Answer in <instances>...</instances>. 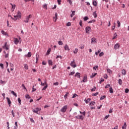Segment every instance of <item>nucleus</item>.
Returning <instances> with one entry per match:
<instances>
[{"label": "nucleus", "instance_id": "f257e3e1", "mask_svg": "<svg viewBox=\"0 0 129 129\" xmlns=\"http://www.w3.org/2000/svg\"><path fill=\"white\" fill-rule=\"evenodd\" d=\"M3 49L6 51H10V45L8 44V42H5L4 45L3 46Z\"/></svg>", "mask_w": 129, "mask_h": 129}, {"label": "nucleus", "instance_id": "f03ea898", "mask_svg": "<svg viewBox=\"0 0 129 129\" xmlns=\"http://www.w3.org/2000/svg\"><path fill=\"white\" fill-rule=\"evenodd\" d=\"M96 103L94 101H92L89 104V106L90 107V109L92 110V109H95V105Z\"/></svg>", "mask_w": 129, "mask_h": 129}, {"label": "nucleus", "instance_id": "7ed1b4c3", "mask_svg": "<svg viewBox=\"0 0 129 129\" xmlns=\"http://www.w3.org/2000/svg\"><path fill=\"white\" fill-rule=\"evenodd\" d=\"M14 18H16V19H21L22 18V14L21 13V12L18 11L17 13V15H15L14 16Z\"/></svg>", "mask_w": 129, "mask_h": 129}, {"label": "nucleus", "instance_id": "20e7f679", "mask_svg": "<svg viewBox=\"0 0 129 129\" xmlns=\"http://www.w3.org/2000/svg\"><path fill=\"white\" fill-rule=\"evenodd\" d=\"M68 108V106L65 105L62 108H61L60 111L61 112H66V111L67 110V109Z\"/></svg>", "mask_w": 129, "mask_h": 129}, {"label": "nucleus", "instance_id": "39448f33", "mask_svg": "<svg viewBox=\"0 0 129 129\" xmlns=\"http://www.w3.org/2000/svg\"><path fill=\"white\" fill-rule=\"evenodd\" d=\"M32 17L31 15H29L28 16H27L26 18V20H24V23H29V20H30V18Z\"/></svg>", "mask_w": 129, "mask_h": 129}, {"label": "nucleus", "instance_id": "423d86ee", "mask_svg": "<svg viewBox=\"0 0 129 129\" xmlns=\"http://www.w3.org/2000/svg\"><path fill=\"white\" fill-rule=\"evenodd\" d=\"M91 32V28L89 26H87L86 28V33L87 34H89V33Z\"/></svg>", "mask_w": 129, "mask_h": 129}, {"label": "nucleus", "instance_id": "0eeeda50", "mask_svg": "<svg viewBox=\"0 0 129 129\" xmlns=\"http://www.w3.org/2000/svg\"><path fill=\"white\" fill-rule=\"evenodd\" d=\"M91 44H95L96 43V38L95 37L91 38Z\"/></svg>", "mask_w": 129, "mask_h": 129}, {"label": "nucleus", "instance_id": "6e6552de", "mask_svg": "<svg viewBox=\"0 0 129 129\" xmlns=\"http://www.w3.org/2000/svg\"><path fill=\"white\" fill-rule=\"evenodd\" d=\"M54 22H56L57 20H58V14L57 13H55V17H53V18Z\"/></svg>", "mask_w": 129, "mask_h": 129}, {"label": "nucleus", "instance_id": "1a4fd4ad", "mask_svg": "<svg viewBox=\"0 0 129 129\" xmlns=\"http://www.w3.org/2000/svg\"><path fill=\"white\" fill-rule=\"evenodd\" d=\"M71 66H72V67H73V68H75L76 67H77L74 60L71 63Z\"/></svg>", "mask_w": 129, "mask_h": 129}, {"label": "nucleus", "instance_id": "9d476101", "mask_svg": "<svg viewBox=\"0 0 129 129\" xmlns=\"http://www.w3.org/2000/svg\"><path fill=\"white\" fill-rule=\"evenodd\" d=\"M64 49L65 51H70V48H69V46H68V44H66L64 46Z\"/></svg>", "mask_w": 129, "mask_h": 129}, {"label": "nucleus", "instance_id": "9b49d317", "mask_svg": "<svg viewBox=\"0 0 129 129\" xmlns=\"http://www.w3.org/2000/svg\"><path fill=\"white\" fill-rule=\"evenodd\" d=\"M45 86H44L43 87V88L42 89V90H46V89H47V88H48V84H47V81H45Z\"/></svg>", "mask_w": 129, "mask_h": 129}, {"label": "nucleus", "instance_id": "f8f14e48", "mask_svg": "<svg viewBox=\"0 0 129 129\" xmlns=\"http://www.w3.org/2000/svg\"><path fill=\"white\" fill-rule=\"evenodd\" d=\"M119 47H120L119 43H116L114 46L115 50H117V49H119Z\"/></svg>", "mask_w": 129, "mask_h": 129}, {"label": "nucleus", "instance_id": "ddd939ff", "mask_svg": "<svg viewBox=\"0 0 129 129\" xmlns=\"http://www.w3.org/2000/svg\"><path fill=\"white\" fill-rule=\"evenodd\" d=\"M10 5H12L11 11L12 12H14L15 11V9H16V5H13L12 3H11Z\"/></svg>", "mask_w": 129, "mask_h": 129}, {"label": "nucleus", "instance_id": "4468645a", "mask_svg": "<svg viewBox=\"0 0 129 129\" xmlns=\"http://www.w3.org/2000/svg\"><path fill=\"white\" fill-rule=\"evenodd\" d=\"M6 99L8 101V103L9 106H11V104H12V102L11 101V100L10 99V98H9V97H7Z\"/></svg>", "mask_w": 129, "mask_h": 129}, {"label": "nucleus", "instance_id": "2eb2a0df", "mask_svg": "<svg viewBox=\"0 0 129 129\" xmlns=\"http://www.w3.org/2000/svg\"><path fill=\"white\" fill-rule=\"evenodd\" d=\"M81 82H87V76H84L83 81H82Z\"/></svg>", "mask_w": 129, "mask_h": 129}, {"label": "nucleus", "instance_id": "dca6fc26", "mask_svg": "<svg viewBox=\"0 0 129 129\" xmlns=\"http://www.w3.org/2000/svg\"><path fill=\"white\" fill-rule=\"evenodd\" d=\"M77 118H79V119H82V120L84 119V117H83L82 115H78L77 116Z\"/></svg>", "mask_w": 129, "mask_h": 129}, {"label": "nucleus", "instance_id": "f3484780", "mask_svg": "<svg viewBox=\"0 0 129 129\" xmlns=\"http://www.w3.org/2000/svg\"><path fill=\"white\" fill-rule=\"evenodd\" d=\"M2 34H3V35H4V36H7V37H9V34H8V33L6 32L4 30L2 31Z\"/></svg>", "mask_w": 129, "mask_h": 129}, {"label": "nucleus", "instance_id": "a211bd4d", "mask_svg": "<svg viewBox=\"0 0 129 129\" xmlns=\"http://www.w3.org/2000/svg\"><path fill=\"white\" fill-rule=\"evenodd\" d=\"M4 53L5 54V58H8V57H9V56L10 51H8V53H7L6 51H4Z\"/></svg>", "mask_w": 129, "mask_h": 129}, {"label": "nucleus", "instance_id": "6ab92c4d", "mask_svg": "<svg viewBox=\"0 0 129 129\" xmlns=\"http://www.w3.org/2000/svg\"><path fill=\"white\" fill-rule=\"evenodd\" d=\"M80 73H77L75 75V77H77V78H80Z\"/></svg>", "mask_w": 129, "mask_h": 129}, {"label": "nucleus", "instance_id": "aec40b11", "mask_svg": "<svg viewBox=\"0 0 129 129\" xmlns=\"http://www.w3.org/2000/svg\"><path fill=\"white\" fill-rule=\"evenodd\" d=\"M14 43L16 45H18V44H19V39H18V38H15V39H14Z\"/></svg>", "mask_w": 129, "mask_h": 129}, {"label": "nucleus", "instance_id": "412c9836", "mask_svg": "<svg viewBox=\"0 0 129 129\" xmlns=\"http://www.w3.org/2000/svg\"><path fill=\"white\" fill-rule=\"evenodd\" d=\"M121 74L122 75H125V74H126V71H125V70L123 69L121 71Z\"/></svg>", "mask_w": 129, "mask_h": 129}, {"label": "nucleus", "instance_id": "4be33fe9", "mask_svg": "<svg viewBox=\"0 0 129 129\" xmlns=\"http://www.w3.org/2000/svg\"><path fill=\"white\" fill-rule=\"evenodd\" d=\"M36 63H38V61L39 60V55H38V53H36Z\"/></svg>", "mask_w": 129, "mask_h": 129}, {"label": "nucleus", "instance_id": "5701e85b", "mask_svg": "<svg viewBox=\"0 0 129 129\" xmlns=\"http://www.w3.org/2000/svg\"><path fill=\"white\" fill-rule=\"evenodd\" d=\"M126 123L124 122L123 125L122 126V129H126Z\"/></svg>", "mask_w": 129, "mask_h": 129}, {"label": "nucleus", "instance_id": "b1692460", "mask_svg": "<svg viewBox=\"0 0 129 129\" xmlns=\"http://www.w3.org/2000/svg\"><path fill=\"white\" fill-rule=\"evenodd\" d=\"M11 93H12V94H13V95H14V96H15V97H18L17 93H15V92L14 91H11Z\"/></svg>", "mask_w": 129, "mask_h": 129}, {"label": "nucleus", "instance_id": "393cba45", "mask_svg": "<svg viewBox=\"0 0 129 129\" xmlns=\"http://www.w3.org/2000/svg\"><path fill=\"white\" fill-rule=\"evenodd\" d=\"M93 5L94 6V7H97V2H96V1H94L93 2Z\"/></svg>", "mask_w": 129, "mask_h": 129}, {"label": "nucleus", "instance_id": "a878e982", "mask_svg": "<svg viewBox=\"0 0 129 129\" xmlns=\"http://www.w3.org/2000/svg\"><path fill=\"white\" fill-rule=\"evenodd\" d=\"M75 16V11H72V13L71 15V18H73V16Z\"/></svg>", "mask_w": 129, "mask_h": 129}, {"label": "nucleus", "instance_id": "bb28decb", "mask_svg": "<svg viewBox=\"0 0 129 129\" xmlns=\"http://www.w3.org/2000/svg\"><path fill=\"white\" fill-rule=\"evenodd\" d=\"M100 52H101V49H99L97 52H95V55L96 56H98V55L99 54V53H100Z\"/></svg>", "mask_w": 129, "mask_h": 129}, {"label": "nucleus", "instance_id": "cd10ccee", "mask_svg": "<svg viewBox=\"0 0 129 129\" xmlns=\"http://www.w3.org/2000/svg\"><path fill=\"white\" fill-rule=\"evenodd\" d=\"M118 81L119 85H121L122 84V80H121V79H119Z\"/></svg>", "mask_w": 129, "mask_h": 129}, {"label": "nucleus", "instance_id": "c85d7f7f", "mask_svg": "<svg viewBox=\"0 0 129 129\" xmlns=\"http://www.w3.org/2000/svg\"><path fill=\"white\" fill-rule=\"evenodd\" d=\"M48 64L52 66V65H53V61H52L51 60H49Z\"/></svg>", "mask_w": 129, "mask_h": 129}, {"label": "nucleus", "instance_id": "c756f323", "mask_svg": "<svg viewBox=\"0 0 129 129\" xmlns=\"http://www.w3.org/2000/svg\"><path fill=\"white\" fill-rule=\"evenodd\" d=\"M93 16H94V18L97 17V14H96V12H94L93 13Z\"/></svg>", "mask_w": 129, "mask_h": 129}, {"label": "nucleus", "instance_id": "7c9ffc66", "mask_svg": "<svg viewBox=\"0 0 129 129\" xmlns=\"http://www.w3.org/2000/svg\"><path fill=\"white\" fill-rule=\"evenodd\" d=\"M73 52L74 54H77L78 53V49L75 48Z\"/></svg>", "mask_w": 129, "mask_h": 129}, {"label": "nucleus", "instance_id": "2f4dec72", "mask_svg": "<svg viewBox=\"0 0 129 129\" xmlns=\"http://www.w3.org/2000/svg\"><path fill=\"white\" fill-rule=\"evenodd\" d=\"M109 92L110 93H113V89H112V87H111L109 88Z\"/></svg>", "mask_w": 129, "mask_h": 129}, {"label": "nucleus", "instance_id": "473e14b6", "mask_svg": "<svg viewBox=\"0 0 129 129\" xmlns=\"http://www.w3.org/2000/svg\"><path fill=\"white\" fill-rule=\"evenodd\" d=\"M26 56L27 57H28V58H30V57L32 56V53H31L30 52H29Z\"/></svg>", "mask_w": 129, "mask_h": 129}, {"label": "nucleus", "instance_id": "72a5a7b5", "mask_svg": "<svg viewBox=\"0 0 129 129\" xmlns=\"http://www.w3.org/2000/svg\"><path fill=\"white\" fill-rule=\"evenodd\" d=\"M116 37H117V34H116V33H115L114 34V36H113V40H115V39H116Z\"/></svg>", "mask_w": 129, "mask_h": 129}, {"label": "nucleus", "instance_id": "f704fd0d", "mask_svg": "<svg viewBox=\"0 0 129 129\" xmlns=\"http://www.w3.org/2000/svg\"><path fill=\"white\" fill-rule=\"evenodd\" d=\"M24 68H25V69H26V70H28L29 69L28 64H24Z\"/></svg>", "mask_w": 129, "mask_h": 129}, {"label": "nucleus", "instance_id": "c9c22d12", "mask_svg": "<svg viewBox=\"0 0 129 129\" xmlns=\"http://www.w3.org/2000/svg\"><path fill=\"white\" fill-rule=\"evenodd\" d=\"M51 52V48H49L46 52V55H49Z\"/></svg>", "mask_w": 129, "mask_h": 129}, {"label": "nucleus", "instance_id": "e433bc0d", "mask_svg": "<svg viewBox=\"0 0 129 129\" xmlns=\"http://www.w3.org/2000/svg\"><path fill=\"white\" fill-rule=\"evenodd\" d=\"M68 95H69V93H66V94L64 96L65 99H66V98H67V97H68Z\"/></svg>", "mask_w": 129, "mask_h": 129}, {"label": "nucleus", "instance_id": "4c0bfd02", "mask_svg": "<svg viewBox=\"0 0 129 129\" xmlns=\"http://www.w3.org/2000/svg\"><path fill=\"white\" fill-rule=\"evenodd\" d=\"M117 27L118 28H119V27H120V22H119V21H117Z\"/></svg>", "mask_w": 129, "mask_h": 129}, {"label": "nucleus", "instance_id": "58836bf2", "mask_svg": "<svg viewBox=\"0 0 129 129\" xmlns=\"http://www.w3.org/2000/svg\"><path fill=\"white\" fill-rule=\"evenodd\" d=\"M97 74L96 73L92 74V75L90 76L91 78H93V77H95Z\"/></svg>", "mask_w": 129, "mask_h": 129}, {"label": "nucleus", "instance_id": "ea45409f", "mask_svg": "<svg viewBox=\"0 0 129 129\" xmlns=\"http://www.w3.org/2000/svg\"><path fill=\"white\" fill-rule=\"evenodd\" d=\"M80 49H84V44H81L80 45Z\"/></svg>", "mask_w": 129, "mask_h": 129}, {"label": "nucleus", "instance_id": "a19ab883", "mask_svg": "<svg viewBox=\"0 0 129 129\" xmlns=\"http://www.w3.org/2000/svg\"><path fill=\"white\" fill-rule=\"evenodd\" d=\"M91 100V99L88 98L87 100H86L85 102L86 103H88V102H90V101Z\"/></svg>", "mask_w": 129, "mask_h": 129}, {"label": "nucleus", "instance_id": "79ce46f5", "mask_svg": "<svg viewBox=\"0 0 129 129\" xmlns=\"http://www.w3.org/2000/svg\"><path fill=\"white\" fill-rule=\"evenodd\" d=\"M26 98H28V99H30V98H31V97L30 96V95L29 94H27L25 96Z\"/></svg>", "mask_w": 129, "mask_h": 129}, {"label": "nucleus", "instance_id": "37998d69", "mask_svg": "<svg viewBox=\"0 0 129 129\" xmlns=\"http://www.w3.org/2000/svg\"><path fill=\"white\" fill-rule=\"evenodd\" d=\"M53 85H55V86H58V85H59V82H56L55 83H54Z\"/></svg>", "mask_w": 129, "mask_h": 129}, {"label": "nucleus", "instance_id": "c03bdc74", "mask_svg": "<svg viewBox=\"0 0 129 129\" xmlns=\"http://www.w3.org/2000/svg\"><path fill=\"white\" fill-rule=\"evenodd\" d=\"M32 111L33 112H35V113H37V114H38L39 113H38V111H37V110H35L34 109H32Z\"/></svg>", "mask_w": 129, "mask_h": 129}, {"label": "nucleus", "instance_id": "a18cd8bd", "mask_svg": "<svg viewBox=\"0 0 129 129\" xmlns=\"http://www.w3.org/2000/svg\"><path fill=\"white\" fill-rule=\"evenodd\" d=\"M103 55H104V53H103V52H102L99 54V57H102V56H103Z\"/></svg>", "mask_w": 129, "mask_h": 129}, {"label": "nucleus", "instance_id": "49530a36", "mask_svg": "<svg viewBox=\"0 0 129 129\" xmlns=\"http://www.w3.org/2000/svg\"><path fill=\"white\" fill-rule=\"evenodd\" d=\"M105 97H106V96L105 95L103 96L102 97H101L100 98V100H103V99H104V98H105Z\"/></svg>", "mask_w": 129, "mask_h": 129}, {"label": "nucleus", "instance_id": "de8ad7c7", "mask_svg": "<svg viewBox=\"0 0 129 129\" xmlns=\"http://www.w3.org/2000/svg\"><path fill=\"white\" fill-rule=\"evenodd\" d=\"M18 101L19 103H20V104H21L22 100H21V98H18Z\"/></svg>", "mask_w": 129, "mask_h": 129}, {"label": "nucleus", "instance_id": "09e8293b", "mask_svg": "<svg viewBox=\"0 0 129 129\" xmlns=\"http://www.w3.org/2000/svg\"><path fill=\"white\" fill-rule=\"evenodd\" d=\"M88 19H89V18H88V17L86 16V17H85L84 18V21H87V20H88Z\"/></svg>", "mask_w": 129, "mask_h": 129}, {"label": "nucleus", "instance_id": "8fccbe9b", "mask_svg": "<svg viewBox=\"0 0 129 129\" xmlns=\"http://www.w3.org/2000/svg\"><path fill=\"white\" fill-rule=\"evenodd\" d=\"M67 27H70V26H71V22H68V23L67 24Z\"/></svg>", "mask_w": 129, "mask_h": 129}, {"label": "nucleus", "instance_id": "3c124183", "mask_svg": "<svg viewBox=\"0 0 129 129\" xmlns=\"http://www.w3.org/2000/svg\"><path fill=\"white\" fill-rule=\"evenodd\" d=\"M91 23H95V20H91V21H90L89 22H88V24H90Z\"/></svg>", "mask_w": 129, "mask_h": 129}, {"label": "nucleus", "instance_id": "603ef678", "mask_svg": "<svg viewBox=\"0 0 129 129\" xmlns=\"http://www.w3.org/2000/svg\"><path fill=\"white\" fill-rule=\"evenodd\" d=\"M43 9H45V10H47V4H44L43 5Z\"/></svg>", "mask_w": 129, "mask_h": 129}, {"label": "nucleus", "instance_id": "864d4df0", "mask_svg": "<svg viewBox=\"0 0 129 129\" xmlns=\"http://www.w3.org/2000/svg\"><path fill=\"white\" fill-rule=\"evenodd\" d=\"M80 113H81V114H83V115H84V116H85V114H86V112L85 111H84V112H81L80 111Z\"/></svg>", "mask_w": 129, "mask_h": 129}, {"label": "nucleus", "instance_id": "5fc2aeb1", "mask_svg": "<svg viewBox=\"0 0 129 129\" xmlns=\"http://www.w3.org/2000/svg\"><path fill=\"white\" fill-rule=\"evenodd\" d=\"M30 119L31 122H33V123H34L35 121L34 120V119L33 118H30Z\"/></svg>", "mask_w": 129, "mask_h": 129}, {"label": "nucleus", "instance_id": "6e6d98bb", "mask_svg": "<svg viewBox=\"0 0 129 129\" xmlns=\"http://www.w3.org/2000/svg\"><path fill=\"white\" fill-rule=\"evenodd\" d=\"M103 81H104V79H103V78H101V80H100V81L99 83H100V84H101L102 82H103Z\"/></svg>", "mask_w": 129, "mask_h": 129}, {"label": "nucleus", "instance_id": "4d7b16f0", "mask_svg": "<svg viewBox=\"0 0 129 129\" xmlns=\"http://www.w3.org/2000/svg\"><path fill=\"white\" fill-rule=\"evenodd\" d=\"M11 113H12V114L13 117H15V113L14 112V110H12Z\"/></svg>", "mask_w": 129, "mask_h": 129}, {"label": "nucleus", "instance_id": "13d9d810", "mask_svg": "<svg viewBox=\"0 0 129 129\" xmlns=\"http://www.w3.org/2000/svg\"><path fill=\"white\" fill-rule=\"evenodd\" d=\"M96 95H98V92H96L92 94L93 96H96Z\"/></svg>", "mask_w": 129, "mask_h": 129}, {"label": "nucleus", "instance_id": "bf43d9fd", "mask_svg": "<svg viewBox=\"0 0 129 129\" xmlns=\"http://www.w3.org/2000/svg\"><path fill=\"white\" fill-rule=\"evenodd\" d=\"M109 117V114L105 116L104 117V119H107V118H108Z\"/></svg>", "mask_w": 129, "mask_h": 129}, {"label": "nucleus", "instance_id": "052dcab7", "mask_svg": "<svg viewBox=\"0 0 129 129\" xmlns=\"http://www.w3.org/2000/svg\"><path fill=\"white\" fill-rule=\"evenodd\" d=\"M75 74V72H72L70 74H69V75H70V76H71V75H74Z\"/></svg>", "mask_w": 129, "mask_h": 129}, {"label": "nucleus", "instance_id": "680f3d73", "mask_svg": "<svg viewBox=\"0 0 129 129\" xmlns=\"http://www.w3.org/2000/svg\"><path fill=\"white\" fill-rule=\"evenodd\" d=\"M95 90H96V87H94V88L91 89V91H95Z\"/></svg>", "mask_w": 129, "mask_h": 129}, {"label": "nucleus", "instance_id": "e2e57ef3", "mask_svg": "<svg viewBox=\"0 0 129 129\" xmlns=\"http://www.w3.org/2000/svg\"><path fill=\"white\" fill-rule=\"evenodd\" d=\"M58 45H63V42L62 41H58Z\"/></svg>", "mask_w": 129, "mask_h": 129}, {"label": "nucleus", "instance_id": "0e129e2a", "mask_svg": "<svg viewBox=\"0 0 129 129\" xmlns=\"http://www.w3.org/2000/svg\"><path fill=\"white\" fill-rule=\"evenodd\" d=\"M107 72H108V73H111V70L109 69H108L107 70Z\"/></svg>", "mask_w": 129, "mask_h": 129}, {"label": "nucleus", "instance_id": "69168bd1", "mask_svg": "<svg viewBox=\"0 0 129 129\" xmlns=\"http://www.w3.org/2000/svg\"><path fill=\"white\" fill-rule=\"evenodd\" d=\"M35 110H36V111H40L41 110V108H36Z\"/></svg>", "mask_w": 129, "mask_h": 129}, {"label": "nucleus", "instance_id": "338daca9", "mask_svg": "<svg viewBox=\"0 0 129 129\" xmlns=\"http://www.w3.org/2000/svg\"><path fill=\"white\" fill-rule=\"evenodd\" d=\"M125 92L126 93H128V92H129V90H128V89H125Z\"/></svg>", "mask_w": 129, "mask_h": 129}, {"label": "nucleus", "instance_id": "774afa93", "mask_svg": "<svg viewBox=\"0 0 129 129\" xmlns=\"http://www.w3.org/2000/svg\"><path fill=\"white\" fill-rule=\"evenodd\" d=\"M0 67H1L2 69H4V64L0 63Z\"/></svg>", "mask_w": 129, "mask_h": 129}]
</instances>
